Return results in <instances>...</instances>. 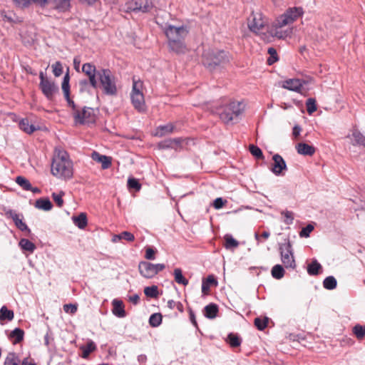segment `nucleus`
I'll return each mask as SVG.
<instances>
[{"mask_svg":"<svg viewBox=\"0 0 365 365\" xmlns=\"http://www.w3.org/2000/svg\"><path fill=\"white\" fill-rule=\"evenodd\" d=\"M51 172L57 178L68 180L73 177V163L68 153L63 149L55 148Z\"/></svg>","mask_w":365,"mask_h":365,"instance_id":"nucleus-1","label":"nucleus"},{"mask_svg":"<svg viewBox=\"0 0 365 365\" xmlns=\"http://www.w3.org/2000/svg\"><path fill=\"white\" fill-rule=\"evenodd\" d=\"M164 32L168 38V45L170 51L177 54H183L187 52L185 39L188 31L185 26L168 25L165 27Z\"/></svg>","mask_w":365,"mask_h":365,"instance_id":"nucleus-2","label":"nucleus"},{"mask_svg":"<svg viewBox=\"0 0 365 365\" xmlns=\"http://www.w3.org/2000/svg\"><path fill=\"white\" fill-rule=\"evenodd\" d=\"M353 333L358 339H361L365 336V327L356 324L353 327Z\"/></svg>","mask_w":365,"mask_h":365,"instance_id":"nucleus-46","label":"nucleus"},{"mask_svg":"<svg viewBox=\"0 0 365 365\" xmlns=\"http://www.w3.org/2000/svg\"><path fill=\"white\" fill-rule=\"evenodd\" d=\"M274 161L272 167V172L276 175H280L283 170H287V165L284 160L279 154H275L272 157Z\"/></svg>","mask_w":365,"mask_h":365,"instance_id":"nucleus-13","label":"nucleus"},{"mask_svg":"<svg viewBox=\"0 0 365 365\" xmlns=\"http://www.w3.org/2000/svg\"><path fill=\"white\" fill-rule=\"evenodd\" d=\"M227 61V53L224 51L209 50L205 51L202 56L203 64L210 70Z\"/></svg>","mask_w":365,"mask_h":365,"instance_id":"nucleus-5","label":"nucleus"},{"mask_svg":"<svg viewBox=\"0 0 365 365\" xmlns=\"http://www.w3.org/2000/svg\"><path fill=\"white\" fill-rule=\"evenodd\" d=\"M16 4H18L19 6L26 7L28 6L31 2H33V0H14Z\"/></svg>","mask_w":365,"mask_h":365,"instance_id":"nucleus-60","label":"nucleus"},{"mask_svg":"<svg viewBox=\"0 0 365 365\" xmlns=\"http://www.w3.org/2000/svg\"><path fill=\"white\" fill-rule=\"evenodd\" d=\"M143 86L142 81L133 79L130 99L133 107L138 112H144L146 110L144 95L142 91Z\"/></svg>","mask_w":365,"mask_h":365,"instance_id":"nucleus-6","label":"nucleus"},{"mask_svg":"<svg viewBox=\"0 0 365 365\" xmlns=\"http://www.w3.org/2000/svg\"><path fill=\"white\" fill-rule=\"evenodd\" d=\"M19 244L23 250L30 252H33L36 249V245L27 239H21Z\"/></svg>","mask_w":365,"mask_h":365,"instance_id":"nucleus-39","label":"nucleus"},{"mask_svg":"<svg viewBox=\"0 0 365 365\" xmlns=\"http://www.w3.org/2000/svg\"><path fill=\"white\" fill-rule=\"evenodd\" d=\"M348 202L347 206H350V209L354 210H358L364 207L362 200L359 197L358 194L353 196V197L346 200Z\"/></svg>","mask_w":365,"mask_h":365,"instance_id":"nucleus-24","label":"nucleus"},{"mask_svg":"<svg viewBox=\"0 0 365 365\" xmlns=\"http://www.w3.org/2000/svg\"><path fill=\"white\" fill-rule=\"evenodd\" d=\"M175 130V126L172 123L160 125L156 128L155 135L163 137L165 135L172 133Z\"/></svg>","mask_w":365,"mask_h":365,"instance_id":"nucleus-26","label":"nucleus"},{"mask_svg":"<svg viewBox=\"0 0 365 365\" xmlns=\"http://www.w3.org/2000/svg\"><path fill=\"white\" fill-rule=\"evenodd\" d=\"M20 128L28 134H31L36 130V128L33 124L29 123L27 118L22 119L19 122Z\"/></svg>","mask_w":365,"mask_h":365,"instance_id":"nucleus-34","label":"nucleus"},{"mask_svg":"<svg viewBox=\"0 0 365 365\" xmlns=\"http://www.w3.org/2000/svg\"><path fill=\"white\" fill-rule=\"evenodd\" d=\"M337 282L333 276L326 277L323 281V286L326 289L331 290L336 287Z\"/></svg>","mask_w":365,"mask_h":365,"instance_id":"nucleus-40","label":"nucleus"},{"mask_svg":"<svg viewBox=\"0 0 365 365\" xmlns=\"http://www.w3.org/2000/svg\"><path fill=\"white\" fill-rule=\"evenodd\" d=\"M24 331L20 328L14 329L9 334V338L14 339V344L21 342L24 339Z\"/></svg>","mask_w":365,"mask_h":365,"instance_id":"nucleus-32","label":"nucleus"},{"mask_svg":"<svg viewBox=\"0 0 365 365\" xmlns=\"http://www.w3.org/2000/svg\"><path fill=\"white\" fill-rule=\"evenodd\" d=\"M144 293L147 297L156 298L158 296V289L155 285H153L150 287H146L144 289Z\"/></svg>","mask_w":365,"mask_h":365,"instance_id":"nucleus-45","label":"nucleus"},{"mask_svg":"<svg viewBox=\"0 0 365 365\" xmlns=\"http://www.w3.org/2000/svg\"><path fill=\"white\" fill-rule=\"evenodd\" d=\"M6 216L10 217L13 220L15 223V225L21 231H28L30 232L28 226L24 223L22 220V217H21L20 215L17 214L15 211L12 210H9L6 212Z\"/></svg>","mask_w":365,"mask_h":365,"instance_id":"nucleus-14","label":"nucleus"},{"mask_svg":"<svg viewBox=\"0 0 365 365\" xmlns=\"http://www.w3.org/2000/svg\"><path fill=\"white\" fill-rule=\"evenodd\" d=\"M303 14L302 9L301 7H293L289 8L287 11L277 18L275 22L276 31L274 35L279 38H286L289 36L292 33L291 29H287L284 31H279L281 28L289 25L299 18Z\"/></svg>","mask_w":365,"mask_h":365,"instance_id":"nucleus-3","label":"nucleus"},{"mask_svg":"<svg viewBox=\"0 0 365 365\" xmlns=\"http://www.w3.org/2000/svg\"><path fill=\"white\" fill-rule=\"evenodd\" d=\"M39 87L42 93L48 100H51L58 91V86L53 81L48 79L43 71L39 73Z\"/></svg>","mask_w":365,"mask_h":365,"instance_id":"nucleus-10","label":"nucleus"},{"mask_svg":"<svg viewBox=\"0 0 365 365\" xmlns=\"http://www.w3.org/2000/svg\"><path fill=\"white\" fill-rule=\"evenodd\" d=\"M162 322V315L160 313L153 314L149 319L150 325L153 327H158Z\"/></svg>","mask_w":365,"mask_h":365,"instance_id":"nucleus-44","label":"nucleus"},{"mask_svg":"<svg viewBox=\"0 0 365 365\" xmlns=\"http://www.w3.org/2000/svg\"><path fill=\"white\" fill-rule=\"evenodd\" d=\"M347 138H349L353 145L363 147L365 149V137L357 130H354L351 134H349Z\"/></svg>","mask_w":365,"mask_h":365,"instance_id":"nucleus-19","label":"nucleus"},{"mask_svg":"<svg viewBox=\"0 0 365 365\" xmlns=\"http://www.w3.org/2000/svg\"><path fill=\"white\" fill-rule=\"evenodd\" d=\"M218 312V307L215 304H209L204 308V314L207 318L214 319Z\"/></svg>","mask_w":365,"mask_h":365,"instance_id":"nucleus-31","label":"nucleus"},{"mask_svg":"<svg viewBox=\"0 0 365 365\" xmlns=\"http://www.w3.org/2000/svg\"><path fill=\"white\" fill-rule=\"evenodd\" d=\"M21 365H36V364L34 361H29L27 359H24L21 362Z\"/></svg>","mask_w":365,"mask_h":365,"instance_id":"nucleus-64","label":"nucleus"},{"mask_svg":"<svg viewBox=\"0 0 365 365\" xmlns=\"http://www.w3.org/2000/svg\"><path fill=\"white\" fill-rule=\"evenodd\" d=\"M307 273L311 276H316L322 271V267L317 259H313L311 263L307 265Z\"/></svg>","mask_w":365,"mask_h":365,"instance_id":"nucleus-23","label":"nucleus"},{"mask_svg":"<svg viewBox=\"0 0 365 365\" xmlns=\"http://www.w3.org/2000/svg\"><path fill=\"white\" fill-rule=\"evenodd\" d=\"M313 230L314 226L312 225H308L302 229L299 232V236L301 237H308Z\"/></svg>","mask_w":365,"mask_h":365,"instance_id":"nucleus-55","label":"nucleus"},{"mask_svg":"<svg viewBox=\"0 0 365 365\" xmlns=\"http://www.w3.org/2000/svg\"><path fill=\"white\" fill-rule=\"evenodd\" d=\"M16 182L24 190H30L32 189L31 182L23 176H18L16 178Z\"/></svg>","mask_w":365,"mask_h":365,"instance_id":"nucleus-42","label":"nucleus"},{"mask_svg":"<svg viewBox=\"0 0 365 365\" xmlns=\"http://www.w3.org/2000/svg\"><path fill=\"white\" fill-rule=\"evenodd\" d=\"M4 365H20V359L15 353L10 352L6 356Z\"/></svg>","mask_w":365,"mask_h":365,"instance_id":"nucleus-37","label":"nucleus"},{"mask_svg":"<svg viewBox=\"0 0 365 365\" xmlns=\"http://www.w3.org/2000/svg\"><path fill=\"white\" fill-rule=\"evenodd\" d=\"M53 73L56 77H59L63 73V66L60 61H56L52 65Z\"/></svg>","mask_w":365,"mask_h":365,"instance_id":"nucleus-54","label":"nucleus"},{"mask_svg":"<svg viewBox=\"0 0 365 365\" xmlns=\"http://www.w3.org/2000/svg\"><path fill=\"white\" fill-rule=\"evenodd\" d=\"M181 138H173L165 140L159 144L160 148H172L178 150L181 147Z\"/></svg>","mask_w":365,"mask_h":365,"instance_id":"nucleus-22","label":"nucleus"},{"mask_svg":"<svg viewBox=\"0 0 365 365\" xmlns=\"http://www.w3.org/2000/svg\"><path fill=\"white\" fill-rule=\"evenodd\" d=\"M154 264L148 262H141L138 264V269L142 276L145 278H152L155 274Z\"/></svg>","mask_w":365,"mask_h":365,"instance_id":"nucleus-15","label":"nucleus"},{"mask_svg":"<svg viewBox=\"0 0 365 365\" xmlns=\"http://www.w3.org/2000/svg\"><path fill=\"white\" fill-rule=\"evenodd\" d=\"M14 314L12 310L7 309L6 306H3L0 309V321L7 319L11 321L14 319Z\"/></svg>","mask_w":365,"mask_h":365,"instance_id":"nucleus-36","label":"nucleus"},{"mask_svg":"<svg viewBox=\"0 0 365 365\" xmlns=\"http://www.w3.org/2000/svg\"><path fill=\"white\" fill-rule=\"evenodd\" d=\"M91 158L98 163H101L102 169H108L111 165V158L101 155L96 151H93L91 154Z\"/></svg>","mask_w":365,"mask_h":365,"instance_id":"nucleus-18","label":"nucleus"},{"mask_svg":"<svg viewBox=\"0 0 365 365\" xmlns=\"http://www.w3.org/2000/svg\"><path fill=\"white\" fill-rule=\"evenodd\" d=\"M174 277L177 283L183 285H187L188 284V280L183 277L182 270L180 268L174 269Z\"/></svg>","mask_w":365,"mask_h":365,"instance_id":"nucleus-43","label":"nucleus"},{"mask_svg":"<svg viewBox=\"0 0 365 365\" xmlns=\"http://www.w3.org/2000/svg\"><path fill=\"white\" fill-rule=\"evenodd\" d=\"M81 60L78 57H75L73 59V66L76 71H79Z\"/></svg>","mask_w":365,"mask_h":365,"instance_id":"nucleus-63","label":"nucleus"},{"mask_svg":"<svg viewBox=\"0 0 365 365\" xmlns=\"http://www.w3.org/2000/svg\"><path fill=\"white\" fill-rule=\"evenodd\" d=\"M226 202L227 201L224 200L222 197H217L213 201L212 205L215 209L219 210L222 208Z\"/></svg>","mask_w":365,"mask_h":365,"instance_id":"nucleus-57","label":"nucleus"},{"mask_svg":"<svg viewBox=\"0 0 365 365\" xmlns=\"http://www.w3.org/2000/svg\"><path fill=\"white\" fill-rule=\"evenodd\" d=\"M217 285V282L213 275H209L206 279L202 280V292L207 294L210 290L211 285Z\"/></svg>","mask_w":365,"mask_h":365,"instance_id":"nucleus-28","label":"nucleus"},{"mask_svg":"<svg viewBox=\"0 0 365 365\" xmlns=\"http://www.w3.org/2000/svg\"><path fill=\"white\" fill-rule=\"evenodd\" d=\"M81 2L88 4H93L96 0H80ZM55 9L59 11H66L70 7V0H53L52 1Z\"/></svg>","mask_w":365,"mask_h":365,"instance_id":"nucleus-17","label":"nucleus"},{"mask_svg":"<svg viewBox=\"0 0 365 365\" xmlns=\"http://www.w3.org/2000/svg\"><path fill=\"white\" fill-rule=\"evenodd\" d=\"M267 52L269 54V57L267 58V63L272 65L278 60L277 53L276 50L272 47L269 48Z\"/></svg>","mask_w":365,"mask_h":365,"instance_id":"nucleus-49","label":"nucleus"},{"mask_svg":"<svg viewBox=\"0 0 365 365\" xmlns=\"http://www.w3.org/2000/svg\"><path fill=\"white\" fill-rule=\"evenodd\" d=\"M249 150H250V152L251 153V154L253 156H255L256 158L260 159V158H263V154H262V150L259 147H257L255 145H250Z\"/></svg>","mask_w":365,"mask_h":365,"instance_id":"nucleus-51","label":"nucleus"},{"mask_svg":"<svg viewBox=\"0 0 365 365\" xmlns=\"http://www.w3.org/2000/svg\"><path fill=\"white\" fill-rule=\"evenodd\" d=\"M129 300L134 304H137L140 300L138 294H133L129 297Z\"/></svg>","mask_w":365,"mask_h":365,"instance_id":"nucleus-62","label":"nucleus"},{"mask_svg":"<svg viewBox=\"0 0 365 365\" xmlns=\"http://www.w3.org/2000/svg\"><path fill=\"white\" fill-rule=\"evenodd\" d=\"M281 261L287 269H294L296 267V262L294 257L292 247L289 240L279 245Z\"/></svg>","mask_w":365,"mask_h":365,"instance_id":"nucleus-7","label":"nucleus"},{"mask_svg":"<svg viewBox=\"0 0 365 365\" xmlns=\"http://www.w3.org/2000/svg\"><path fill=\"white\" fill-rule=\"evenodd\" d=\"M228 343L232 347H237L241 344L240 338L234 334H230L227 336Z\"/></svg>","mask_w":365,"mask_h":365,"instance_id":"nucleus-47","label":"nucleus"},{"mask_svg":"<svg viewBox=\"0 0 365 365\" xmlns=\"http://www.w3.org/2000/svg\"><path fill=\"white\" fill-rule=\"evenodd\" d=\"M73 221L78 228L84 229L88 224L86 214L81 212L78 216L73 217Z\"/></svg>","mask_w":365,"mask_h":365,"instance_id":"nucleus-29","label":"nucleus"},{"mask_svg":"<svg viewBox=\"0 0 365 365\" xmlns=\"http://www.w3.org/2000/svg\"><path fill=\"white\" fill-rule=\"evenodd\" d=\"M155 251L153 248L148 247L146 249L145 257L147 259L153 260L155 259Z\"/></svg>","mask_w":365,"mask_h":365,"instance_id":"nucleus-59","label":"nucleus"},{"mask_svg":"<svg viewBox=\"0 0 365 365\" xmlns=\"http://www.w3.org/2000/svg\"><path fill=\"white\" fill-rule=\"evenodd\" d=\"M128 186L129 188H133L135 189V190H140L141 187V185L135 178H129L128 180Z\"/></svg>","mask_w":365,"mask_h":365,"instance_id":"nucleus-56","label":"nucleus"},{"mask_svg":"<svg viewBox=\"0 0 365 365\" xmlns=\"http://www.w3.org/2000/svg\"><path fill=\"white\" fill-rule=\"evenodd\" d=\"M73 117L75 122L80 124H89L96 121L94 110L91 108H84L82 110H76Z\"/></svg>","mask_w":365,"mask_h":365,"instance_id":"nucleus-11","label":"nucleus"},{"mask_svg":"<svg viewBox=\"0 0 365 365\" xmlns=\"http://www.w3.org/2000/svg\"><path fill=\"white\" fill-rule=\"evenodd\" d=\"M268 318L264 317L261 319L259 317L255 319V325L259 330H263L267 327Z\"/></svg>","mask_w":365,"mask_h":365,"instance_id":"nucleus-48","label":"nucleus"},{"mask_svg":"<svg viewBox=\"0 0 365 365\" xmlns=\"http://www.w3.org/2000/svg\"><path fill=\"white\" fill-rule=\"evenodd\" d=\"M69 81H70L69 74H68V73H67L63 77L61 88H62V91H63L64 96H65L66 98L67 99L68 103L73 107V109H75V104H74L73 101H71L69 98V94H70Z\"/></svg>","mask_w":365,"mask_h":365,"instance_id":"nucleus-21","label":"nucleus"},{"mask_svg":"<svg viewBox=\"0 0 365 365\" xmlns=\"http://www.w3.org/2000/svg\"><path fill=\"white\" fill-rule=\"evenodd\" d=\"M63 310L67 313L69 312L71 314H74L77 311V306L72 304H65L63 306Z\"/></svg>","mask_w":365,"mask_h":365,"instance_id":"nucleus-58","label":"nucleus"},{"mask_svg":"<svg viewBox=\"0 0 365 365\" xmlns=\"http://www.w3.org/2000/svg\"><path fill=\"white\" fill-rule=\"evenodd\" d=\"M225 240V247L227 250L235 249L238 247L239 242L232 237L231 235H225L224 237Z\"/></svg>","mask_w":365,"mask_h":365,"instance_id":"nucleus-35","label":"nucleus"},{"mask_svg":"<svg viewBox=\"0 0 365 365\" xmlns=\"http://www.w3.org/2000/svg\"><path fill=\"white\" fill-rule=\"evenodd\" d=\"M82 71L88 77L89 81L83 80L80 81L81 88L80 91H83L90 83L91 86L96 88L98 86V82L97 81L98 71L96 66L90 63H84L82 66Z\"/></svg>","mask_w":365,"mask_h":365,"instance_id":"nucleus-8","label":"nucleus"},{"mask_svg":"<svg viewBox=\"0 0 365 365\" xmlns=\"http://www.w3.org/2000/svg\"><path fill=\"white\" fill-rule=\"evenodd\" d=\"M242 113L241 103L237 101L230 102L220 112V117L222 121L227 123L237 117Z\"/></svg>","mask_w":365,"mask_h":365,"instance_id":"nucleus-9","label":"nucleus"},{"mask_svg":"<svg viewBox=\"0 0 365 365\" xmlns=\"http://www.w3.org/2000/svg\"><path fill=\"white\" fill-rule=\"evenodd\" d=\"M134 10L147 12L151 7V3L148 0H135Z\"/></svg>","mask_w":365,"mask_h":365,"instance_id":"nucleus-33","label":"nucleus"},{"mask_svg":"<svg viewBox=\"0 0 365 365\" xmlns=\"http://www.w3.org/2000/svg\"><path fill=\"white\" fill-rule=\"evenodd\" d=\"M80 349L82 350L81 356L83 359H86L88 357L91 352L96 349V345L93 341L90 340L86 345L81 346Z\"/></svg>","mask_w":365,"mask_h":365,"instance_id":"nucleus-30","label":"nucleus"},{"mask_svg":"<svg viewBox=\"0 0 365 365\" xmlns=\"http://www.w3.org/2000/svg\"><path fill=\"white\" fill-rule=\"evenodd\" d=\"M303 86V83L301 80L298 78H289L282 82V87L283 88L299 92Z\"/></svg>","mask_w":365,"mask_h":365,"instance_id":"nucleus-16","label":"nucleus"},{"mask_svg":"<svg viewBox=\"0 0 365 365\" xmlns=\"http://www.w3.org/2000/svg\"><path fill=\"white\" fill-rule=\"evenodd\" d=\"M99 81L103 93L115 96L117 93V86L115 76L109 69L102 68L98 71L97 81Z\"/></svg>","mask_w":365,"mask_h":365,"instance_id":"nucleus-4","label":"nucleus"},{"mask_svg":"<svg viewBox=\"0 0 365 365\" xmlns=\"http://www.w3.org/2000/svg\"><path fill=\"white\" fill-rule=\"evenodd\" d=\"M35 207L38 210L49 211L52 209L53 205L48 198H39L36 200Z\"/></svg>","mask_w":365,"mask_h":365,"instance_id":"nucleus-25","label":"nucleus"},{"mask_svg":"<svg viewBox=\"0 0 365 365\" xmlns=\"http://www.w3.org/2000/svg\"><path fill=\"white\" fill-rule=\"evenodd\" d=\"M307 110L309 114L313 113L317 110V105L315 99L310 98H308L306 102Z\"/></svg>","mask_w":365,"mask_h":365,"instance_id":"nucleus-50","label":"nucleus"},{"mask_svg":"<svg viewBox=\"0 0 365 365\" xmlns=\"http://www.w3.org/2000/svg\"><path fill=\"white\" fill-rule=\"evenodd\" d=\"M265 26V21L260 14H252L248 22L250 29L255 32L258 33L263 29Z\"/></svg>","mask_w":365,"mask_h":365,"instance_id":"nucleus-12","label":"nucleus"},{"mask_svg":"<svg viewBox=\"0 0 365 365\" xmlns=\"http://www.w3.org/2000/svg\"><path fill=\"white\" fill-rule=\"evenodd\" d=\"M112 304L113 306V314L118 317H124L125 316V312L124 309L123 302L120 300L114 299Z\"/></svg>","mask_w":365,"mask_h":365,"instance_id":"nucleus-27","label":"nucleus"},{"mask_svg":"<svg viewBox=\"0 0 365 365\" xmlns=\"http://www.w3.org/2000/svg\"><path fill=\"white\" fill-rule=\"evenodd\" d=\"M297 153L302 155L312 156L315 153V148L304 143H299L296 145Z\"/></svg>","mask_w":365,"mask_h":365,"instance_id":"nucleus-20","label":"nucleus"},{"mask_svg":"<svg viewBox=\"0 0 365 365\" xmlns=\"http://www.w3.org/2000/svg\"><path fill=\"white\" fill-rule=\"evenodd\" d=\"M281 215L284 217V222L286 225H292L294 220V213L291 211L285 210L281 212Z\"/></svg>","mask_w":365,"mask_h":365,"instance_id":"nucleus-53","label":"nucleus"},{"mask_svg":"<svg viewBox=\"0 0 365 365\" xmlns=\"http://www.w3.org/2000/svg\"><path fill=\"white\" fill-rule=\"evenodd\" d=\"M271 273L274 279H280L284 277L285 272L282 265L276 264L272 267Z\"/></svg>","mask_w":365,"mask_h":365,"instance_id":"nucleus-38","label":"nucleus"},{"mask_svg":"<svg viewBox=\"0 0 365 365\" xmlns=\"http://www.w3.org/2000/svg\"><path fill=\"white\" fill-rule=\"evenodd\" d=\"M64 195V192L61 191L59 193L53 192L52 194V197L58 207H61L63 205V196Z\"/></svg>","mask_w":365,"mask_h":365,"instance_id":"nucleus-52","label":"nucleus"},{"mask_svg":"<svg viewBox=\"0 0 365 365\" xmlns=\"http://www.w3.org/2000/svg\"><path fill=\"white\" fill-rule=\"evenodd\" d=\"M115 238H118V240H125L128 242H133L135 240L134 235L127 231L122 232L118 235H115L113 237V242H115Z\"/></svg>","mask_w":365,"mask_h":365,"instance_id":"nucleus-41","label":"nucleus"},{"mask_svg":"<svg viewBox=\"0 0 365 365\" xmlns=\"http://www.w3.org/2000/svg\"><path fill=\"white\" fill-rule=\"evenodd\" d=\"M165 268V266L164 264H154V272L155 274L156 275L158 272L163 271Z\"/></svg>","mask_w":365,"mask_h":365,"instance_id":"nucleus-61","label":"nucleus"}]
</instances>
